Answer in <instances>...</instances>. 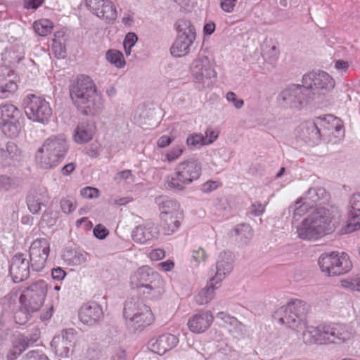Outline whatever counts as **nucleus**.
<instances>
[{"label":"nucleus","instance_id":"nucleus-9","mask_svg":"<svg viewBox=\"0 0 360 360\" xmlns=\"http://www.w3.org/2000/svg\"><path fill=\"white\" fill-rule=\"evenodd\" d=\"M25 112L29 119L44 122L51 115V108L43 98L33 94L24 99Z\"/></svg>","mask_w":360,"mask_h":360},{"label":"nucleus","instance_id":"nucleus-62","mask_svg":"<svg viewBox=\"0 0 360 360\" xmlns=\"http://www.w3.org/2000/svg\"><path fill=\"white\" fill-rule=\"evenodd\" d=\"M15 321L17 323L22 325L26 323L28 320V316L27 314L22 311H19L15 314Z\"/></svg>","mask_w":360,"mask_h":360},{"label":"nucleus","instance_id":"nucleus-51","mask_svg":"<svg viewBox=\"0 0 360 360\" xmlns=\"http://www.w3.org/2000/svg\"><path fill=\"white\" fill-rule=\"evenodd\" d=\"M62 211L65 214H70L76 208V204L68 199H62L60 202Z\"/></svg>","mask_w":360,"mask_h":360},{"label":"nucleus","instance_id":"nucleus-60","mask_svg":"<svg viewBox=\"0 0 360 360\" xmlns=\"http://www.w3.org/2000/svg\"><path fill=\"white\" fill-rule=\"evenodd\" d=\"M205 257L206 255L205 250L202 248H198V250L193 251L192 257L198 263L205 261Z\"/></svg>","mask_w":360,"mask_h":360},{"label":"nucleus","instance_id":"nucleus-48","mask_svg":"<svg viewBox=\"0 0 360 360\" xmlns=\"http://www.w3.org/2000/svg\"><path fill=\"white\" fill-rule=\"evenodd\" d=\"M342 316L347 320L354 319L357 316L356 309L352 304H347L342 309Z\"/></svg>","mask_w":360,"mask_h":360},{"label":"nucleus","instance_id":"nucleus-5","mask_svg":"<svg viewBox=\"0 0 360 360\" xmlns=\"http://www.w3.org/2000/svg\"><path fill=\"white\" fill-rule=\"evenodd\" d=\"M174 176L167 181V187L176 191H183L184 185L198 179L202 171L201 164L194 159L179 163L175 169Z\"/></svg>","mask_w":360,"mask_h":360},{"label":"nucleus","instance_id":"nucleus-27","mask_svg":"<svg viewBox=\"0 0 360 360\" xmlns=\"http://www.w3.org/2000/svg\"><path fill=\"white\" fill-rule=\"evenodd\" d=\"M157 228L153 225L139 226L132 233L133 240L140 243L152 239L158 235Z\"/></svg>","mask_w":360,"mask_h":360},{"label":"nucleus","instance_id":"nucleus-15","mask_svg":"<svg viewBox=\"0 0 360 360\" xmlns=\"http://www.w3.org/2000/svg\"><path fill=\"white\" fill-rule=\"evenodd\" d=\"M161 281L160 275L147 266L139 267L130 276V285L135 289L148 283Z\"/></svg>","mask_w":360,"mask_h":360},{"label":"nucleus","instance_id":"nucleus-2","mask_svg":"<svg viewBox=\"0 0 360 360\" xmlns=\"http://www.w3.org/2000/svg\"><path fill=\"white\" fill-rule=\"evenodd\" d=\"M70 97L83 115L94 116L103 107L101 96L90 77L81 75L70 86Z\"/></svg>","mask_w":360,"mask_h":360},{"label":"nucleus","instance_id":"nucleus-43","mask_svg":"<svg viewBox=\"0 0 360 360\" xmlns=\"http://www.w3.org/2000/svg\"><path fill=\"white\" fill-rule=\"evenodd\" d=\"M309 209V205L302 202V199L297 200L293 205L290 207V210H293V219L297 220V217H301L307 212Z\"/></svg>","mask_w":360,"mask_h":360},{"label":"nucleus","instance_id":"nucleus-34","mask_svg":"<svg viewBox=\"0 0 360 360\" xmlns=\"http://www.w3.org/2000/svg\"><path fill=\"white\" fill-rule=\"evenodd\" d=\"M20 129V124L18 119L1 122V131L8 137H17Z\"/></svg>","mask_w":360,"mask_h":360},{"label":"nucleus","instance_id":"nucleus-63","mask_svg":"<svg viewBox=\"0 0 360 360\" xmlns=\"http://www.w3.org/2000/svg\"><path fill=\"white\" fill-rule=\"evenodd\" d=\"M65 275V271L60 267L54 268L52 270V277L53 279L61 281Z\"/></svg>","mask_w":360,"mask_h":360},{"label":"nucleus","instance_id":"nucleus-52","mask_svg":"<svg viewBox=\"0 0 360 360\" xmlns=\"http://www.w3.org/2000/svg\"><path fill=\"white\" fill-rule=\"evenodd\" d=\"M342 285L352 290L360 291V278L344 281Z\"/></svg>","mask_w":360,"mask_h":360},{"label":"nucleus","instance_id":"nucleus-26","mask_svg":"<svg viewBox=\"0 0 360 360\" xmlns=\"http://www.w3.org/2000/svg\"><path fill=\"white\" fill-rule=\"evenodd\" d=\"M282 309L283 312L293 313L294 315H297L298 316L297 322L299 323V321H304V318L309 311V306L302 300H295L288 302L282 307Z\"/></svg>","mask_w":360,"mask_h":360},{"label":"nucleus","instance_id":"nucleus-25","mask_svg":"<svg viewBox=\"0 0 360 360\" xmlns=\"http://www.w3.org/2000/svg\"><path fill=\"white\" fill-rule=\"evenodd\" d=\"M96 129L93 122H83L78 124L75 131V141L79 143H86L92 139Z\"/></svg>","mask_w":360,"mask_h":360},{"label":"nucleus","instance_id":"nucleus-49","mask_svg":"<svg viewBox=\"0 0 360 360\" xmlns=\"http://www.w3.org/2000/svg\"><path fill=\"white\" fill-rule=\"evenodd\" d=\"M52 50L56 57L58 58H65V48L60 41H58L56 39H53Z\"/></svg>","mask_w":360,"mask_h":360},{"label":"nucleus","instance_id":"nucleus-4","mask_svg":"<svg viewBox=\"0 0 360 360\" xmlns=\"http://www.w3.org/2000/svg\"><path fill=\"white\" fill-rule=\"evenodd\" d=\"M68 150L66 139L63 135L47 139L39 148L37 159L41 167L51 169L58 165L64 158Z\"/></svg>","mask_w":360,"mask_h":360},{"label":"nucleus","instance_id":"nucleus-58","mask_svg":"<svg viewBox=\"0 0 360 360\" xmlns=\"http://www.w3.org/2000/svg\"><path fill=\"white\" fill-rule=\"evenodd\" d=\"M268 58L267 60L270 63H274L278 58L279 51L276 46H272L267 53Z\"/></svg>","mask_w":360,"mask_h":360},{"label":"nucleus","instance_id":"nucleus-30","mask_svg":"<svg viewBox=\"0 0 360 360\" xmlns=\"http://www.w3.org/2000/svg\"><path fill=\"white\" fill-rule=\"evenodd\" d=\"M215 284H217L216 280H213V278H212L207 283V285L202 288L197 295L195 300L198 304H205L213 299L214 296Z\"/></svg>","mask_w":360,"mask_h":360},{"label":"nucleus","instance_id":"nucleus-47","mask_svg":"<svg viewBox=\"0 0 360 360\" xmlns=\"http://www.w3.org/2000/svg\"><path fill=\"white\" fill-rule=\"evenodd\" d=\"M138 40L136 34L134 32H129L126 34L123 46L127 55H129L131 48L135 45Z\"/></svg>","mask_w":360,"mask_h":360},{"label":"nucleus","instance_id":"nucleus-23","mask_svg":"<svg viewBox=\"0 0 360 360\" xmlns=\"http://www.w3.org/2000/svg\"><path fill=\"white\" fill-rule=\"evenodd\" d=\"M232 262L233 260L230 253L224 252L219 254L216 264V275L212 277L213 280H216V283H220L224 279L226 274L231 271Z\"/></svg>","mask_w":360,"mask_h":360},{"label":"nucleus","instance_id":"nucleus-28","mask_svg":"<svg viewBox=\"0 0 360 360\" xmlns=\"http://www.w3.org/2000/svg\"><path fill=\"white\" fill-rule=\"evenodd\" d=\"M68 335L69 333L66 331L65 335L55 337L52 340L51 345L54 347L56 354L60 356L67 357L70 352L72 342L68 339Z\"/></svg>","mask_w":360,"mask_h":360},{"label":"nucleus","instance_id":"nucleus-44","mask_svg":"<svg viewBox=\"0 0 360 360\" xmlns=\"http://www.w3.org/2000/svg\"><path fill=\"white\" fill-rule=\"evenodd\" d=\"M162 281L161 280V281H157L156 283H148L136 288V289L139 290V293L144 295H150L153 292L158 291L159 292L158 289L162 284Z\"/></svg>","mask_w":360,"mask_h":360},{"label":"nucleus","instance_id":"nucleus-37","mask_svg":"<svg viewBox=\"0 0 360 360\" xmlns=\"http://www.w3.org/2000/svg\"><path fill=\"white\" fill-rule=\"evenodd\" d=\"M4 150L6 151L5 155L8 154L10 155L9 160H7L8 164H16L19 162L21 151L18 148L15 143L13 141L8 142L6 148Z\"/></svg>","mask_w":360,"mask_h":360},{"label":"nucleus","instance_id":"nucleus-40","mask_svg":"<svg viewBox=\"0 0 360 360\" xmlns=\"http://www.w3.org/2000/svg\"><path fill=\"white\" fill-rule=\"evenodd\" d=\"M284 315L279 319V322L286 324L289 328L296 331L298 328V316L293 313L283 312Z\"/></svg>","mask_w":360,"mask_h":360},{"label":"nucleus","instance_id":"nucleus-24","mask_svg":"<svg viewBox=\"0 0 360 360\" xmlns=\"http://www.w3.org/2000/svg\"><path fill=\"white\" fill-rule=\"evenodd\" d=\"M1 98H7L10 94H13L18 89L15 82L16 78L13 71L8 68H1Z\"/></svg>","mask_w":360,"mask_h":360},{"label":"nucleus","instance_id":"nucleus-36","mask_svg":"<svg viewBox=\"0 0 360 360\" xmlns=\"http://www.w3.org/2000/svg\"><path fill=\"white\" fill-rule=\"evenodd\" d=\"M19 111L13 104L1 105V122L18 119Z\"/></svg>","mask_w":360,"mask_h":360},{"label":"nucleus","instance_id":"nucleus-55","mask_svg":"<svg viewBox=\"0 0 360 360\" xmlns=\"http://www.w3.org/2000/svg\"><path fill=\"white\" fill-rule=\"evenodd\" d=\"M237 0H221L220 6L226 13L233 12Z\"/></svg>","mask_w":360,"mask_h":360},{"label":"nucleus","instance_id":"nucleus-11","mask_svg":"<svg viewBox=\"0 0 360 360\" xmlns=\"http://www.w3.org/2000/svg\"><path fill=\"white\" fill-rule=\"evenodd\" d=\"M191 71L196 82L205 86L211 85L217 75L209 58L206 56L195 59L191 65Z\"/></svg>","mask_w":360,"mask_h":360},{"label":"nucleus","instance_id":"nucleus-56","mask_svg":"<svg viewBox=\"0 0 360 360\" xmlns=\"http://www.w3.org/2000/svg\"><path fill=\"white\" fill-rule=\"evenodd\" d=\"M24 360H49V359L44 354H40L36 351H31L26 354Z\"/></svg>","mask_w":360,"mask_h":360},{"label":"nucleus","instance_id":"nucleus-42","mask_svg":"<svg viewBox=\"0 0 360 360\" xmlns=\"http://www.w3.org/2000/svg\"><path fill=\"white\" fill-rule=\"evenodd\" d=\"M106 58L110 63L115 64L119 68H121L124 63L122 53L117 50L108 51L106 52Z\"/></svg>","mask_w":360,"mask_h":360},{"label":"nucleus","instance_id":"nucleus-38","mask_svg":"<svg viewBox=\"0 0 360 360\" xmlns=\"http://www.w3.org/2000/svg\"><path fill=\"white\" fill-rule=\"evenodd\" d=\"M360 229V212H349V219L345 227L346 233H351Z\"/></svg>","mask_w":360,"mask_h":360},{"label":"nucleus","instance_id":"nucleus-18","mask_svg":"<svg viewBox=\"0 0 360 360\" xmlns=\"http://www.w3.org/2000/svg\"><path fill=\"white\" fill-rule=\"evenodd\" d=\"M324 123V120L316 117L314 121H308L301 126L302 135L304 139L313 143H317L321 140L320 127Z\"/></svg>","mask_w":360,"mask_h":360},{"label":"nucleus","instance_id":"nucleus-64","mask_svg":"<svg viewBox=\"0 0 360 360\" xmlns=\"http://www.w3.org/2000/svg\"><path fill=\"white\" fill-rule=\"evenodd\" d=\"M307 198L313 202H316L320 200L318 191L315 188H309L307 193Z\"/></svg>","mask_w":360,"mask_h":360},{"label":"nucleus","instance_id":"nucleus-8","mask_svg":"<svg viewBox=\"0 0 360 360\" xmlns=\"http://www.w3.org/2000/svg\"><path fill=\"white\" fill-rule=\"evenodd\" d=\"M195 39L193 26L189 21H181L177 28V37L171 47V54L175 57H182L189 52V48Z\"/></svg>","mask_w":360,"mask_h":360},{"label":"nucleus","instance_id":"nucleus-41","mask_svg":"<svg viewBox=\"0 0 360 360\" xmlns=\"http://www.w3.org/2000/svg\"><path fill=\"white\" fill-rule=\"evenodd\" d=\"M197 351L205 360L211 359L217 352L214 344L212 342H207L198 347Z\"/></svg>","mask_w":360,"mask_h":360},{"label":"nucleus","instance_id":"nucleus-33","mask_svg":"<svg viewBox=\"0 0 360 360\" xmlns=\"http://www.w3.org/2000/svg\"><path fill=\"white\" fill-rule=\"evenodd\" d=\"M27 341L28 340L24 338V335H18L13 342V349L11 350L7 356L8 359L15 360L17 359L18 356L27 348L26 345Z\"/></svg>","mask_w":360,"mask_h":360},{"label":"nucleus","instance_id":"nucleus-12","mask_svg":"<svg viewBox=\"0 0 360 360\" xmlns=\"http://www.w3.org/2000/svg\"><path fill=\"white\" fill-rule=\"evenodd\" d=\"M49 251V243L45 238L37 239L31 244L30 264L34 271H39L44 269Z\"/></svg>","mask_w":360,"mask_h":360},{"label":"nucleus","instance_id":"nucleus-3","mask_svg":"<svg viewBox=\"0 0 360 360\" xmlns=\"http://www.w3.org/2000/svg\"><path fill=\"white\" fill-rule=\"evenodd\" d=\"M336 225L331 212L326 208H319L304 219L297 226L298 236L304 240L317 238L332 232Z\"/></svg>","mask_w":360,"mask_h":360},{"label":"nucleus","instance_id":"nucleus-14","mask_svg":"<svg viewBox=\"0 0 360 360\" xmlns=\"http://www.w3.org/2000/svg\"><path fill=\"white\" fill-rule=\"evenodd\" d=\"M86 5L98 18L114 21L117 12L112 2L108 0H86Z\"/></svg>","mask_w":360,"mask_h":360},{"label":"nucleus","instance_id":"nucleus-13","mask_svg":"<svg viewBox=\"0 0 360 360\" xmlns=\"http://www.w3.org/2000/svg\"><path fill=\"white\" fill-rule=\"evenodd\" d=\"M30 262L22 254L13 257L10 265V274L14 283H20L30 276Z\"/></svg>","mask_w":360,"mask_h":360},{"label":"nucleus","instance_id":"nucleus-57","mask_svg":"<svg viewBox=\"0 0 360 360\" xmlns=\"http://www.w3.org/2000/svg\"><path fill=\"white\" fill-rule=\"evenodd\" d=\"M350 212H360V193L354 194L350 200Z\"/></svg>","mask_w":360,"mask_h":360},{"label":"nucleus","instance_id":"nucleus-35","mask_svg":"<svg viewBox=\"0 0 360 360\" xmlns=\"http://www.w3.org/2000/svg\"><path fill=\"white\" fill-rule=\"evenodd\" d=\"M53 23L48 19H41L34 23V29L39 35L46 36L51 32Z\"/></svg>","mask_w":360,"mask_h":360},{"label":"nucleus","instance_id":"nucleus-16","mask_svg":"<svg viewBox=\"0 0 360 360\" xmlns=\"http://www.w3.org/2000/svg\"><path fill=\"white\" fill-rule=\"evenodd\" d=\"M178 342L179 340L176 336L172 334H164L158 338L150 339L148 343V347L150 351L162 355L174 347Z\"/></svg>","mask_w":360,"mask_h":360},{"label":"nucleus","instance_id":"nucleus-22","mask_svg":"<svg viewBox=\"0 0 360 360\" xmlns=\"http://www.w3.org/2000/svg\"><path fill=\"white\" fill-rule=\"evenodd\" d=\"M47 191L39 190L32 191L27 197V204L29 210L34 214H38L41 206L49 201Z\"/></svg>","mask_w":360,"mask_h":360},{"label":"nucleus","instance_id":"nucleus-20","mask_svg":"<svg viewBox=\"0 0 360 360\" xmlns=\"http://www.w3.org/2000/svg\"><path fill=\"white\" fill-rule=\"evenodd\" d=\"M317 329L320 333L319 339H321L319 340V344L335 343L337 340L344 342L347 339L345 334L335 327L323 325L317 326Z\"/></svg>","mask_w":360,"mask_h":360},{"label":"nucleus","instance_id":"nucleus-50","mask_svg":"<svg viewBox=\"0 0 360 360\" xmlns=\"http://www.w3.org/2000/svg\"><path fill=\"white\" fill-rule=\"evenodd\" d=\"M80 193L84 198L92 199L98 198L100 191L96 188L87 186L82 189Z\"/></svg>","mask_w":360,"mask_h":360},{"label":"nucleus","instance_id":"nucleus-19","mask_svg":"<svg viewBox=\"0 0 360 360\" xmlns=\"http://www.w3.org/2000/svg\"><path fill=\"white\" fill-rule=\"evenodd\" d=\"M213 316L209 311H202L194 315L188 322V328L196 333L204 332L211 325Z\"/></svg>","mask_w":360,"mask_h":360},{"label":"nucleus","instance_id":"nucleus-17","mask_svg":"<svg viewBox=\"0 0 360 360\" xmlns=\"http://www.w3.org/2000/svg\"><path fill=\"white\" fill-rule=\"evenodd\" d=\"M101 307L95 302L86 303L80 308L79 317L84 324L92 326L103 317Z\"/></svg>","mask_w":360,"mask_h":360},{"label":"nucleus","instance_id":"nucleus-53","mask_svg":"<svg viewBox=\"0 0 360 360\" xmlns=\"http://www.w3.org/2000/svg\"><path fill=\"white\" fill-rule=\"evenodd\" d=\"M226 99L229 102H231L236 108L240 109L243 105L244 101L243 99H238L236 97V95L235 93L232 91H229L226 94Z\"/></svg>","mask_w":360,"mask_h":360},{"label":"nucleus","instance_id":"nucleus-21","mask_svg":"<svg viewBox=\"0 0 360 360\" xmlns=\"http://www.w3.org/2000/svg\"><path fill=\"white\" fill-rule=\"evenodd\" d=\"M298 328L295 331L298 338L302 339L307 345L319 344L320 338L317 327L307 326L304 321H299Z\"/></svg>","mask_w":360,"mask_h":360},{"label":"nucleus","instance_id":"nucleus-39","mask_svg":"<svg viewBox=\"0 0 360 360\" xmlns=\"http://www.w3.org/2000/svg\"><path fill=\"white\" fill-rule=\"evenodd\" d=\"M117 339L116 340H112V341L110 342L111 345V349L112 350V352L114 353V357L117 358L118 360H122L124 359L127 354L125 349L120 345H117V342H120V340L122 339V335L120 334H118Z\"/></svg>","mask_w":360,"mask_h":360},{"label":"nucleus","instance_id":"nucleus-7","mask_svg":"<svg viewBox=\"0 0 360 360\" xmlns=\"http://www.w3.org/2000/svg\"><path fill=\"white\" fill-rule=\"evenodd\" d=\"M320 269L328 276H339L348 272L352 267L347 255H339L334 252L323 254L319 259Z\"/></svg>","mask_w":360,"mask_h":360},{"label":"nucleus","instance_id":"nucleus-46","mask_svg":"<svg viewBox=\"0 0 360 360\" xmlns=\"http://www.w3.org/2000/svg\"><path fill=\"white\" fill-rule=\"evenodd\" d=\"M187 145L191 148H195L206 144L205 138L200 134H193L186 140Z\"/></svg>","mask_w":360,"mask_h":360},{"label":"nucleus","instance_id":"nucleus-6","mask_svg":"<svg viewBox=\"0 0 360 360\" xmlns=\"http://www.w3.org/2000/svg\"><path fill=\"white\" fill-rule=\"evenodd\" d=\"M48 285L43 280L33 282L27 286L20 297V302L27 313L37 311L43 305Z\"/></svg>","mask_w":360,"mask_h":360},{"label":"nucleus","instance_id":"nucleus-54","mask_svg":"<svg viewBox=\"0 0 360 360\" xmlns=\"http://www.w3.org/2000/svg\"><path fill=\"white\" fill-rule=\"evenodd\" d=\"M109 233L108 230L102 224H99L94 229V235L99 239H104Z\"/></svg>","mask_w":360,"mask_h":360},{"label":"nucleus","instance_id":"nucleus-32","mask_svg":"<svg viewBox=\"0 0 360 360\" xmlns=\"http://www.w3.org/2000/svg\"><path fill=\"white\" fill-rule=\"evenodd\" d=\"M161 213L160 217L165 215L174 216L176 218H181L179 212V205L175 200H167L164 201L160 208Z\"/></svg>","mask_w":360,"mask_h":360},{"label":"nucleus","instance_id":"nucleus-1","mask_svg":"<svg viewBox=\"0 0 360 360\" xmlns=\"http://www.w3.org/2000/svg\"><path fill=\"white\" fill-rule=\"evenodd\" d=\"M301 82V84L287 86L279 94V99L286 108L300 110L314 101L316 90L328 92L335 86L333 79L325 72L305 74Z\"/></svg>","mask_w":360,"mask_h":360},{"label":"nucleus","instance_id":"nucleus-45","mask_svg":"<svg viewBox=\"0 0 360 360\" xmlns=\"http://www.w3.org/2000/svg\"><path fill=\"white\" fill-rule=\"evenodd\" d=\"M235 236H240L241 240L248 239L252 236V229L248 224H241L233 229Z\"/></svg>","mask_w":360,"mask_h":360},{"label":"nucleus","instance_id":"nucleus-61","mask_svg":"<svg viewBox=\"0 0 360 360\" xmlns=\"http://www.w3.org/2000/svg\"><path fill=\"white\" fill-rule=\"evenodd\" d=\"M86 253L75 252L72 257V262L76 265H80L86 261Z\"/></svg>","mask_w":360,"mask_h":360},{"label":"nucleus","instance_id":"nucleus-59","mask_svg":"<svg viewBox=\"0 0 360 360\" xmlns=\"http://www.w3.org/2000/svg\"><path fill=\"white\" fill-rule=\"evenodd\" d=\"M40 331L37 328H34V332L30 337L24 335V338L27 340V347L34 344L39 338Z\"/></svg>","mask_w":360,"mask_h":360},{"label":"nucleus","instance_id":"nucleus-29","mask_svg":"<svg viewBox=\"0 0 360 360\" xmlns=\"http://www.w3.org/2000/svg\"><path fill=\"white\" fill-rule=\"evenodd\" d=\"M160 115L158 108H145L139 115V122L145 126H153L158 122Z\"/></svg>","mask_w":360,"mask_h":360},{"label":"nucleus","instance_id":"nucleus-31","mask_svg":"<svg viewBox=\"0 0 360 360\" xmlns=\"http://www.w3.org/2000/svg\"><path fill=\"white\" fill-rule=\"evenodd\" d=\"M162 231L165 235H170L174 233L180 226V219L174 216L165 215L161 217Z\"/></svg>","mask_w":360,"mask_h":360},{"label":"nucleus","instance_id":"nucleus-10","mask_svg":"<svg viewBox=\"0 0 360 360\" xmlns=\"http://www.w3.org/2000/svg\"><path fill=\"white\" fill-rule=\"evenodd\" d=\"M136 305V302L127 301L124 307V316L128 325L134 330L148 326L153 321L152 313L148 307L139 311Z\"/></svg>","mask_w":360,"mask_h":360}]
</instances>
